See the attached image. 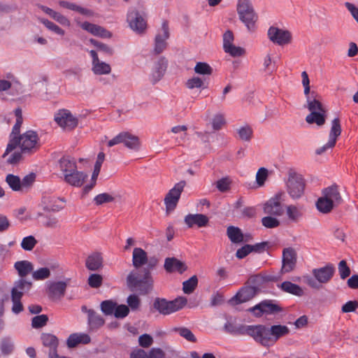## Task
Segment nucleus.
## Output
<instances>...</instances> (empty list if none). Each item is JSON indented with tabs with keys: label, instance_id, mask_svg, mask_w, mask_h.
<instances>
[{
	"label": "nucleus",
	"instance_id": "obj_1",
	"mask_svg": "<svg viewBox=\"0 0 358 358\" xmlns=\"http://www.w3.org/2000/svg\"><path fill=\"white\" fill-rule=\"evenodd\" d=\"M286 325L274 324L270 327L264 324H255L254 341L261 345L269 348L273 346L282 337L289 334Z\"/></svg>",
	"mask_w": 358,
	"mask_h": 358
},
{
	"label": "nucleus",
	"instance_id": "obj_2",
	"mask_svg": "<svg viewBox=\"0 0 358 358\" xmlns=\"http://www.w3.org/2000/svg\"><path fill=\"white\" fill-rule=\"evenodd\" d=\"M157 264V259L151 258L148 267L143 270V276L135 271H131L127 278V285L131 291H138L141 294H147L152 289V278L150 270Z\"/></svg>",
	"mask_w": 358,
	"mask_h": 358
},
{
	"label": "nucleus",
	"instance_id": "obj_3",
	"mask_svg": "<svg viewBox=\"0 0 358 358\" xmlns=\"http://www.w3.org/2000/svg\"><path fill=\"white\" fill-rule=\"evenodd\" d=\"M41 146L40 139L36 131L29 130L9 140L3 157H5L16 148H19L22 154H31L35 152Z\"/></svg>",
	"mask_w": 358,
	"mask_h": 358
},
{
	"label": "nucleus",
	"instance_id": "obj_4",
	"mask_svg": "<svg viewBox=\"0 0 358 358\" xmlns=\"http://www.w3.org/2000/svg\"><path fill=\"white\" fill-rule=\"evenodd\" d=\"M185 297L179 296L169 301L165 298L156 297L152 303V309L163 315H169L181 310L187 303Z\"/></svg>",
	"mask_w": 358,
	"mask_h": 358
},
{
	"label": "nucleus",
	"instance_id": "obj_5",
	"mask_svg": "<svg viewBox=\"0 0 358 358\" xmlns=\"http://www.w3.org/2000/svg\"><path fill=\"white\" fill-rule=\"evenodd\" d=\"M237 13L240 20L246 26L250 31L255 29V23L258 16L255 12L250 0H238Z\"/></svg>",
	"mask_w": 358,
	"mask_h": 358
},
{
	"label": "nucleus",
	"instance_id": "obj_6",
	"mask_svg": "<svg viewBox=\"0 0 358 358\" xmlns=\"http://www.w3.org/2000/svg\"><path fill=\"white\" fill-rule=\"evenodd\" d=\"M305 180L303 176L296 173H290L287 181V189L289 196L297 199L301 197L304 193Z\"/></svg>",
	"mask_w": 358,
	"mask_h": 358
},
{
	"label": "nucleus",
	"instance_id": "obj_7",
	"mask_svg": "<svg viewBox=\"0 0 358 358\" xmlns=\"http://www.w3.org/2000/svg\"><path fill=\"white\" fill-rule=\"evenodd\" d=\"M256 317H260L263 315H274L282 311V308L273 300H263L255 306L248 309Z\"/></svg>",
	"mask_w": 358,
	"mask_h": 358
},
{
	"label": "nucleus",
	"instance_id": "obj_8",
	"mask_svg": "<svg viewBox=\"0 0 358 358\" xmlns=\"http://www.w3.org/2000/svg\"><path fill=\"white\" fill-rule=\"evenodd\" d=\"M185 185V181L181 180L176 183L166 194L164 198L166 213H170L175 210Z\"/></svg>",
	"mask_w": 358,
	"mask_h": 358
},
{
	"label": "nucleus",
	"instance_id": "obj_9",
	"mask_svg": "<svg viewBox=\"0 0 358 358\" xmlns=\"http://www.w3.org/2000/svg\"><path fill=\"white\" fill-rule=\"evenodd\" d=\"M54 120L60 127L66 130H71L78 124L77 118L67 109L57 110L55 114Z\"/></svg>",
	"mask_w": 358,
	"mask_h": 358
},
{
	"label": "nucleus",
	"instance_id": "obj_10",
	"mask_svg": "<svg viewBox=\"0 0 358 358\" xmlns=\"http://www.w3.org/2000/svg\"><path fill=\"white\" fill-rule=\"evenodd\" d=\"M127 21L129 27L138 34L143 33L147 27L145 20L136 9H130L128 11Z\"/></svg>",
	"mask_w": 358,
	"mask_h": 358
},
{
	"label": "nucleus",
	"instance_id": "obj_11",
	"mask_svg": "<svg viewBox=\"0 0 358 358\" xmlns=\"http://www.w3.org/2000/svg\"><path fill=\"white\" fill-rule=\"evenodd\" d=\"M267 34L271 42L279 45L288 44L292 41L290 31L273 26L269 27Z\"/></svg>",
	"mask_w": 358,
	"mask_h": 358
},
{
	"label": "nucleus",
	"instance_id": "obj_12",
	"mask_svg": "<svg viewBox=\"0 0 358 358\" xmlns=\"http://www.w3.org/2000/svg\"><path fill=\"white\" fill-rule=\"evenodd\" d=\"M258 291L259 289L255 286L245 285L229 300V303L237 305L247 302L254 298L257 294Z\"/></svg>",
	"mask_w": 358,
	"mask_h": 358
},
{
	"label": "nucleus",
	"instance_id": "obj_13",
	"mask_svg": "<svg viewBox=\"0 0 358 358\" xmlns=\"http://www.w3.org/2000/svg\"><path fill=\"white\" fill-rule=\"evenodd\" d=\"M41 340L42 341L43 345L49 348V358H71L65 356H59L57 354L59 339L54 334L43 333L41 336Z\"/></svg>",
	"mask_w": 358,
	"mask_h": 358
},
{
	"label": "nucleus",
	"instance_id": "obj_14",
	"mask_svg": "<svg viewBox=\"0 0 358 358\" xmlns=\"http://www.w3.org/2000/svg\"><path fill=\"white\" fill-rule=\"evenodd\" d=\"M224 329L226 332L232 335L249 336L254 339L255 324H235L229 321H227L224 324Z\"/></svg>",
	"mask_w": 358,
	"mask_h": 358
},
{
	"label": "nucleus",
	"instance_id": "obj_15",
	"mask_svg": "<svg viewBox=\"0 0 358 358\" xmlns=\"http://www.w3.org/2000/svg\"><path fill=\"white\" fill-rule=\"evenodd\" d=\"M296 264V253L292 248H285L282 251V273H287L292 271Z\"/></svg>",
	"mask_w": 358,
	"mask_h": 358
},
{
	"label": "nucleus",
	"instance_id": "obj_16",
	"mask_svg": "<svg viewBox=\"0 0 358 358\" xmlns=\"http://www.w3.org/2000/svg\"><path fill=\"white\" fill-rule=\"evenodd\" d=\"M334 273L335 268L331 264H328L321 268H314L312 271L314 278L322 284L327 283L332 278Z\"/></svg>",
	"mask_w": 358,
	"mask_h": 358
},
{
	"label": "nucleus",
	"instance_id": "obj_17",
	"mask_svg": "<svg viewBox=\"0 0 358 358\" xmlns=\"http://www.w3.org/2000/svg\"><path fill=\"white\" fill-rule=\"evenodd\" d=\"M162 34H158L155 36L154 52L156 55L162 53L166 48V40L169 37V24L164 21L162 24Z\"/></svg>",
	"mask_w": 358,
	"mask_h": 358
},
{
	"label": "nucleus",
	"instance_id": "obj_18",
	"mask_svg": "<svg viewBox=\"0 0 358 358\" xmlns=\"http://www.w3.org/2000/svg\"><path fill=\"white\" fill-rule=\"evenodd\" d=\"M280 194L275 195L269 199L264 206V212L266 214L280 216L284 212L283 206L280 202Z\"/></svg>",
	"mask_w": 358,
	"mask_h": 358
},
{
	"label": "nucleus",
	"instance_id": "obj_19",
	"mask_svg": "<svg viewBox=\"0 0 358 358\" xmlns=\"http://www.w3.org/2000/svg\"><path fill=\"white\" fill-rule=\"evenodd\" d=\"M184 222L188 228L197 227L198 228L205 227L209 222L207 215L201 213L188 214L184 218Z\"/></svg>",
	"mask_w": 358,
	"mask_h": 358
},
{
	"label": "nucleus",
	"instance_id": "obj_20",
	"mask_svg": "<svg viewBox=\"0 0 358 358\" xmlns=\"http://www.w3.org/2000/svg\"><path fill=\"white\" fill-rule=\"evenodd\" d=\"M164 267L165 271L169 273L177 272L182 274L187 270V266L185 263L176 257L166 258Z\"/></svg>",
	"mask_w": 358,
	"mask_h": 358
},
{
	"label": "nucleus",
	"instance_id": "obj_21",
	"mask_svg": "<svg viewBox=\"0 0 358 358\" xmlns=\"http://www.w3.org/2000/svg\"><path fill=\"white\" fill-rule=\"evenodd\" d=\"M168 62L165 57H160L158 61L155 64L150 78L152 84L157 83L159 81L164 75L167 69Z\"/></svg>",
	"mask_w": 358,
	"mask_h": 358
},
{
	"label": "nucleus",
	"instance_id": "obj_22",
	"mask_svg": "<svg viewBox=\"0 0 358 358\" xmlns=\"http://www.w3.org/2000/svg\"><path fill=\"white\" fill-rule=\"evenodd\" d=\"M91 57L92 58L93 64L92 71L95 74L103 75L110 73V66L108 64L99 60L96 51L91 50Z\"/></svg>",
	"mask_w": 358,
	"mask_h": 358
},
{
	"label": "nucleus",
	"instance_id": "obj_23",
	"mask_svg": "<svg viewBox=\"0 0 358 358\" xmlns=\"http://www.w3.org/2000/svg\"><path fill=\"white\" fill-rule=\"evenodd\" d=\"M88 175L83 171L77 170L64 176L65 181L69 185L75 187H80L87 180Z\"/></svg>",
	"mask_w": 358,
	"mask_h": 358
},
{
	"label": "nucleus",
	"instance_id": "obj_24",
	"mask_svg": "<svg viewBox=\"0 0 358 358\" xmlns=\"http://www.w3.org/2000/svg\"><path fill=\"white\" fill-rule=\"evenodd\" d=\"M64 202L62 199L54 196H43L42 199L43 209L47 211H59L64 208Z\"/></svg>",
	"mask_w": 358,
	"mask_h": 358
},
{
	"label": "nucleus",
	"instance_id": "obj_25",
	"mask_svg": "<svg viewBox=\"0 0 358 358\" xmlns=\"http://www.w3.org/2000/svg\"><path fill=\"white\" fill-rule=\"evenodd\" d=\"M322 196L331 201L336 206L341 204L343 201L341 195L336 185H332L324 188L322 190Z\"/></svg>",
	"mask_w": 358,
	"mask_h": 358
},
{
	"label": "nucleus",
	"instance_id": "obj_26",
	"mask_svg": "<svg viewBox=\"0 0 358 358\" xmlns=\"http://www.w3.org/2000/svg\"><path fill=\"white\" fill-rule=\"evenodd\" d=\"M90 335L86 333H73L69 335L66 339V345L69 348H73L80 344H88Z\"/></svg>",
	"mask_w": 358,
	"mask_h": 358
},
{
	"label": "nucleus",
	"instance_id": "obj_27",
	"mask_svg": "<svg viewBox=\"0 0 358 358\" xmlns=\"http://www.w3.org/2000/svg\"><path fill=\"white\" fill-rule=\"evenodd\" d=\"M66 285L64 281L51 282L48 287L50 296L53 299H60L65 294Z\"/></svg>",
	"mask_w": 358,
	"mask_h": 358
},
{
	"label": "nucleus",
	"instance_id": "obj_28",
	"mask_svg": "<svg viewBox=\"0 0 358 358\" xmlns=\"http://www.w3.org/2000/svg\"><path fill=\"white\" fill-rule=\"evenodd\" d=\"M31 286V282H27L24 279L17 280L11 289V296H16L19 299H22L24 293L29 290Z\"/></svg>",
	"mask_w": 358,
	"mask_h": 358
},
{
	"label": "nucleus",
	"instance_id": "obj_29",
	"mask_svg": "<svg viewBox=\"0 0 358 358\" xmlns=\"http://www.w3.org/2000/svg\"><path fill=\"white\" fill-rule=\"evenodd\" d=\"M306 121L308 124L315 123L318 126H322L326 121V110L310 111V113L306 117Z\"/></svg>",
	"mask_w": 358,
	"mask_h": 358
},
{
	"label": "nucleus",
	"instance_id": "obj_30",
	"mask_svg": "<svg viewBox=\"0 0 358 358\" xmlns=\"http://www.w3.org/2000/svg\"><path fill=\"white\" fill-rule=\"evenodd\" d=\"M227 234L229 240L233 243H240L243 242H248L247 238H244V234L241 230L236 227L229 226L227 229Z\"/></svg>",
	"mask_w": 358,
	"mask_h": 358
},
{
	"label": "nucleus",
	"instance_id": "obj_31",
	"mask_svg": "<svg viewBox=\"0 0 358 358\" xmlns=\"http://www.w3.org/2000/svg\"><path fill=\"white\" fill-rule=\"evenodd\" d=\"M133 265L138 268L148 262V255L145 250L141 248H135L133 251Z\"/></svg>",
	"mask_w": 358,
	"mask_h": 358
},
{
	"label": "nucleus",
	"instance_id": "obj_32",
	"mask_svg": "<svg viewBox=\"0 0 358 358\" xmlns=\"http://www.w3.org/2000/svg\"><path fill=\"white\" fill-rule=\"evenodd\" d=\"M278 287L283 292L289 293L297 296H301L304 294L303 289L298 285L290 281H285L282 282Z\"/></svg>",
	"mask_w": 358,
	"mask_h": 358
},
{
	"label": "nucleus",
	"instance_id": "obj_33",
	"mask_svg": "<svg viewBox=\"0 0 358 358\" xmlns=\"http://www.w3.org/2000/svg\"><path fill=\"white\" fill-rule=\"evenodd\" d=\"M123 135L125 136L122 137V143H123L125 147L131 150H138L140 147V141L138 136L127 131H123Z\"/></svg>",
	"mask_w": 358,
	"mask_h": 358
},
{
	"label": "nucleus",
	"instance_id": "obj_34",
	"mask_svg": "<svg viewBox=\"0 0 358 358\" xmlns=\"http://www.w3.org/2000/svg\"><path fill=\"white\" fill-rule=\"evenodd\" d=\"M91 45L96 48L94 50L96 51L97 54L99 52L103 57H111L113 55V48L103 43L91 38Z\"/></svg>",
	"mask_w": 358,
	"mask_h": 358
},
{
	"label": "nucleus",
	"instance_id": "obj_35",
	"mask_svg": "<svg viewBox=\"0 0 358 358\" xmlns=\"http://www.w3.org/2000/svg\"><path fill=\"white\" fill-rule=\"evenodd\" d=\"M15 268L17 270L19 275L22 278L27 275L33 270V265L28 261L16 262L14 264Z\"/></svg>",
	"mask_w": 358,
	"mask_h": 358
},
{
	"label": "nucleus",
	"instance_id": "obj_36",
	"mask_svg": "<svg viewBox=\"0 0 358 358\" xmlns=\"http://www.w3.org/2000/svg\"><path fill=\"white\" fill-rule=\"evenodd\" d=\"M59 164L60 170L64 173V176L67 173L73 172L77 168L76 162L69 157H62L59 160Z\"/></svg>",
	"mask_w": 358,
	"mask_h": 358
},
{
	"label": "nucleus",
	"instance_id": "obj_37",
	"mask_svg": "<svg viewBox=\"0 0 358 358\" xmlns=\"http://www.w3.org/2000/svg\"><path fill=\"white\" fill-rule=\"evenodd\" d=\"M341 126L340 119L338 117H335L331 122V127L329 131V139L331 140V143H336L338 137L341 134Z\"/></svg>",
	"mask_w": 358,
	"mask_h": 358
},
{
	"label": "nucleus",
	"instance_id": "obj_38",
	"mask_svg": "<svg viewBox=\"0 0 358 358\" xmlns=\"http://www.w3.org/2000/svg\"><path fill=\"white\" fill-rule=\"evenodd\" d=\"M316 207L320 213L327 214L330 213L336 206L322 196L317 199Z\"/></svg>",
	"mask_w": 358,
	"mask_h": 358
},
{
	"label": "nucleus",
	"instance_id": "obj_39",
	"mask_svg": "<svg viewBox=\"0 0 358 358\" xmlns=\"http://www.w3.org/2000/svg\"><path fill=\"white\" fill-rule=\"evenodd\" d=\"M59 4L61 7L65 8L71 10H74L78 12V13L83 15H88L90 13V11L87 8H83L80 6H78L76 3H71L66 1H60L59 2Z\"/></svg>",
	"mask_w": 358,
	"mask_h": 358
},
{
	"label": "nucleus",
	"instance_id": "obj_40",
	"mask_svg": "<svg viewBox=\"0 0 358 358\" xmlns=\"http://www.w3.org/2000/svg\"><path fill=\"white\" fill-rule=\"evenodd\" d=\"M6 182L13 191L22 192L20 177L13 174H8L6 177Z\"/></svg>",
	"mask_w": 358,
	"mask_h": 358
},
{
	"label": "nucleus",
	"instance_id": "obj_41",
	"mask_svg": "<svg viewBox=\"0 0 358 358\" xmlns=\"http://www.w3.org/2000/svg\"><path fill=\"white\" fill-rule=\"evenodd\" d=\"M173 331L178 333L181 337L184 338L189 342L196 343L197 339L192 331L185 327H175Z\"/></svg>",
	"mask_w": 358,
	"mask_h": 358
},
{
	"label": "nucleus",
	"instance_id": "obj_42",
	"mask_svg": "<svg viewBox=\"0 0 358 358\" xmlns=\"http://www.w3.org/2000/svg\"><path fill=\"white\" fill-rule=\"evenodd\" d=\"M208 83L199 77H193L187 80L185 85L188 89L192 90L194 88L206 89L208 88Z\"/></svg>",
	"mask_w": 358,
	"mask_h": 358
},
{
	"label": "nucleus",
	"instance_id": "obj_43",
	"mask_svg": "<svg viewBox=\"0 0 358 358\" xmlns=\"http://www.w3.org/2000/svg\"><path fill=\"white\" fill-rule=\"evenodd\" d=\"M91 34L103 38H110L112 36L110 31L104 27L91 23Z\"/></svg>",
	"mask_w": 358,
	"mask_h": 358
},
{
	"label": "nucleus",
	"instance_id": "obj_44",
	"mask_svg": "<svg viewBox=\"0 0 358 358\" xmlns=\"http://www.w3.org/2000/svg\"><path fill=\"white\" fill-rule=\"evenodd\" d=\"M15 115L16 116V122L13 127L12 132L10 134V139L13 138H17L20 133V128L22 124V110L20 108H16L15 110Z\"/></svg>",
	"mask_w": 358,
	"mask_h": 358
},
{
	"label": "nucleus",
	"instance_id": "obj_45",
	"mask_svg": "<svg viewBox=\"0 0 358 358\" xmlns=\"http://www.w3.org/2000/svg\"><path fill=\"white\" fill-rule=\"evenodd\" d=\"M198 285V278L196 275L192 276L187 280L182 283V291L185 294H189L192 293Z\"/></svg>",
	"mask_w": 358,
	"mask_h": 358
},
{
	"label": "nucleus",
	"instance_id": "obj_46",
	"mask_svg": "<svg viewBox=\"0 0 358 358\" xmlns=\"http://www.w3.org/2000/svg\"><path fill=\"white\" fill-rule=\"evenodd\" d=\"M103 262L101 253L94 252L91 254V271H99L102 268L103 266Z\"/></svg>",
	"mask_w": 358,
	"mask_h": 358
},
{
	"label": "nucleus",
	"instance_id": "obj_47",
	"mask_svg": "<svg viewBox=\"0 0 358 358\" xmlns=\"http://www.w3.org/2000/svg\"><path fill=\"white\" fill-rule=\"evenodd\" d=\"M197 74L200 75H211L213 73V68L206 62H197L194 69Z\"/></svg>",
	"mask_w": 358,
	"mask_h": 358
},
{
	"label": "nucleus",
	"instance_id": "obj_48",
	"mask_svg": "<svg viewBox=\"0 0 358 358\" xmlns=\"http://www.w3.org/2000/svg\"><path fill=\"white\" fill-rule=\"evenodd\" d=\"M38 20L40 22L43 24L47 29L49 30L55 32V34L59 35V36H64L65 34V31L61 29L59 26L53 23L52 22L45 19V18H38Z\"/></svg>",
	"mask_w": 358,
	"mask_h": 358
},
{
	"label": "nucleus",
	"instance_id": "obj_49",
	"mask_svg": "<svg viewBox=\"0 0 358 358\" xmlns=\"http://www.w3.org/2000/svg\"><path fill=\"white\" fill-rule=\"evenodd\" d=\"M48 321V317L46 315H40L34 317L31 319V327L34 329H40L45 327Z\"/></svg>",
	"mask_w": 358,
	"mask_h": 358
},
{
	"label": "nucleus",
	"instance_id": "obj_50",
	"mask_svg": "<svg viewBox=\"0 0 358 358\" xmlns=\"http://www.w3.org/2000/svg\"><path fill=\"white\" fill-rule=\"evenodd\" d=\"M115 200V198L108 193H101L96 195L93 201L96 206H101L104 203H108L113 202Z\"/></svg>",
	"mask_w": 358,
	"mask_h": 358
},
{
	"label": "nucleus",
	"instance_id": "obj_51",
	"mask_svg": "<svg viewBox=\"0 0 358 358\" xmlns=\"http://www.w3.org/2000/svg\"><path fill=\"white\" fill-rule=\"evenodd\" d=\"M319 96H315L312 99H309L308 97L307 106L306 107L310 111H317L321 110H325L320 101L319 100Z\"/></svg>",
	"mask_w": 358,
	"mask_h": 358
},
{
	"label": "nucleus",
	"instance_id": "obj_52",
	"mask_svg": "<svg viewBox=\"0 0 358 358\" xmlns=\"http://www.w3.org/2000/svg\"><path fill=\"white\" fill-rule=\"evenodd\" d=\"M287 215L289 220L297 222L302 216V213L295 206L290 205L287 207Z\"/></svg>",
	"mask_w": 358,
	"mask_h": 358
},
{
	"label": "nucleus",
	"instance_id": "obj_53",
	"mask_svg": "<svg viewBox=\"0 0 358 358\" xmlns=\"http://www.w3.org/2000/svg\"><path fill=\"white\" fill-rule=\"evenodd\" d=\"M116 303L112 300H106L101 302V308L103 313L107 315L113 314L115 308H116Z\"/></svg>",
	"mask_w": 358,
	"mask_h": 358
},
{
	"label": "nucleus",
	"instance_id": "obj_54",
	"mask_svg": "<svg viewBox=\"0 0 358 358\" xmlns=\"http://www.w3.org/2000/svg\"><path fill=\"white\" fill-rule=\"evenodd\" d=\"M37 241L33 236L24 237L21 242V247L23 250L31 251L35 247Z\"/></svg>",
	"mask_w": 358,
	"mask_h": 358
},
{
	"label": "nucleus",
	"instance_id": "obj_55",
	"mask_svg": "<svg viewBox=\"0 0 358 358\" xmlns=\"http://www.w3.org/2000/svg\"><path fill=\"white\" fill-rule=\"evenodd\" d=\"M50 271L48 268H41L32 273V278L35 280H45L49 278Z\"/></svg>",
	"mask_w": 358,
	"mask_h": 358
},
{
	"label": "nucleus",
	"instance_id": "obj_56",
	"mask_svg": "<svg viewBox=\"0 0 358 358\" xmlns=\"http://www.w3.org/2000/svg\"><path fill=\"white\" fill-rule=\"evenodd\" d=\"M14 349L13 341L9 338H4L1 343V350L3 354H10Z\"/></svg>",
	"mask_w": 358,
	"mask_h": 358
},
{
	"label": "nucleus",
	"instance_id": "obj_57",
	"mask_svg": "<svg viewBox=\"0 0 358 358\" xmlns=\"http://www.w3.org/2000/svg\"><path fill=\"white\" fill-rule=\"evenodd\" d=\"M224 50L225 52L234 57L242 56L245 54V52L243 48L236 46L234 44L227 46Z\"/></svg>",
	"mask_w": 358,
	"mask_h": 358
},
{
	"label": "nucleus",
	"instance_id": "obj_58",
	"mask_svg": "<svg viewBox=\"0 0 358 358\" xmlns=\"http://www.w3.org/2000/svg\"><path fill=\"white\" fill-rule=\"evenodd\" d=\"M36 179L35 173H29L25 176L22 180H21V186L22 192L27 191L34 183Z\"/></svg>",
	"mask_w": 358,
	"mask_h": 358
},
{
	"label": "nucleus",
	"instance_id": "obj_59",
	"mask_svg": "<svg viewBox=\"0 0 358 358\" xmlns=\"http://www.w3.org/2000/svg\"><path fill=\"white\" fill-rule=\"evenodd\" d=\"M262 225L268 229L278 227L280 225V221L271 216L264 217L262 219Z\"/></svg>",
	"mask_w": 358,
	"mask_h": 358
},
{
	"label": "nucleus",
	"instance_id": "obj_60",
	"mask_svg": "<svg viewBox=\"0 0 358 358\" xmlns=\"http://www.w3.org/2000/svg\"><path fill=\"white\" fill-rule=\"evenodd\" d=\"M105 160V154L103 152H100L96 157V162L94 165V169L92 174L94 176H99L101 166Z\"/></svg>",
	"mask_w": 358,
	"mask_h": 358
},
{
	"label": "nucleus",
	"instance_id": "obj_61",
	"mask_svg": "<svg viewBox=\"0 0 358 358\" xmlns=\"http://www.w3.org/2000/svg\"><path fill=\"white\" fill-rule=\"evenodd\" d=\"M105 160V154L103 152H100L96 157V162L94 165V169L92 174L94 176H99L101 166Z\"/></svg>",
	"mask_w": 358,
	"mask_h": 358
},
{
	"label": "nucleus",
	"instance_id": "obj_62",
	"mask_svg": "<svg viewBox=\"0 0 358 358\" xmlns=\"http://www.w3.org/2000/svg\"><path fill=\"white\" fill-rule=\"evenodd\" d=\"M238 134L241 140L248 141L251 139L252 129L249 126L242 127L238 130Z\"/></svg>",
	"mask_w": 358,
	"mask_h": 358
},
{
	"label": "nucleus",
	"instance_id": "obj_63",
	"mask_svg": "<svg viewBox=\"0 0 358 358\" xmlns=\"http://www.w3.org/2000/svg\"><path fill=\"white\" fill-rule=\"evenodd\" d=\"M129 313V308L127 306L123 304L120 306L116 305L113 315L117 318H124L128 315Z\"/></svg>",
	"mask_w": 358,
	"mask_h": 358
},
{
	"label": "nucleus",
	"instance_id": "obj_64",
	"mask_svg": "<svg viewBox=\"0 0 358 358\" xmlns=\"http://www.w3.org/2000/svg\"><path fill=\"white\" fill-rule=\"evenodd\" d=\"M231 180L228 178H222L216 182V187L221 192H226L230 189Z\"/></svg>",
	"mask_w": 358,
	"mask_h": 358
}]
</instances>
